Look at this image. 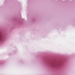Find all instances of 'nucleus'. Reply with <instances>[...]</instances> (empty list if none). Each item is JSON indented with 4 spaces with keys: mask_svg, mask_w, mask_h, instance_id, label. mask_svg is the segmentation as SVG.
Masks as SVG:
<instances>
[{
    "mask_svg": "<svg viewBox=\"0 0 75 75\" xmlns=\"http://www.w3.org/2000/svg\"><path fill=\"white\" fill-rule=\"evenodd\" d=\"M0 41H2V39L0 37Z\"/></svg>",
    "mask_w": 75,
    "mask_h": 75,
    "instance_id": "nucleus-1",
    "label": "nucleus"
}]
</instances>
